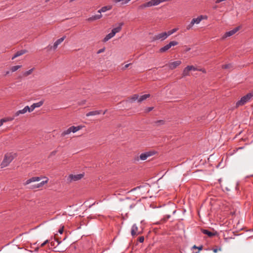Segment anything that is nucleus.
I'll return each mask as SVG.
<instances>
[{
    "label": "nucleus",
    "mask_w": 253,
    "mask_h": 253,
    "mask_svg": "<svg viewBox=\"0 0 253 253\" xmlns=\"http://www.w3.org/2000/svg\"><path fill=\"white\" fill-rule=\"evenodd\" d=\"M123 25L124 23L123 22L119 23V26L118 27L113 28L111 32L105 36L103 40V42H105L114 37L116 33H119L121 31Z\"/></svg>",
    "instance_id": "f257e3e1"
},
{
    "label": "nucleus",
    "mask_w": 253,
    "mask_h": 253,
    "mask_svg": "<svg viewBox=\"0 0 253 253\" xmlns=\"http://www.w3.org/2000/svg\"><path fill=\"white\" fill-rule=\"evenodd\" d=\"M208 18L206 15H200L197 18H193L190 23L187 26L186 30H189L192 28L194 24H199L202 20L207 19Z\"/></svg>",
    "instance_id": "f03ea898"
},
{
    "label": "nucleus",
    "mask_w": 253,
    "mask_h": 253,
    "mask_svg": "<svg viewBox=\"0 0 253 253\" xmlns=\"http://www.w3.org/2000/svg\"><path fill=\"white\" fill-rule=\"evenodd\" d=\"M13 159L14 157L11 153L5 154L4 156V158L0 164V168L2 169L7 167Z\"/></svg>",
    "instance_id": "7ed1b4c3"
},
{
    "label": "nucleus",
    "mask_w": 253,
    "mask_h": 253,
    "mask_svg": "<svg viewBox=\"0 0 253 253\" xmlns=\"http://www.w3.org/2000/svg\"><path fill=\"white\" fill-rule=\"evenodd\" d=\"M164 1V0H151L150 1L144 3L138 6V9H143L146 7H151L152 6L158 5L160 3Z\"/></svg>",
    "instance_id": "20e7f679"
},
{
    "label": "nucleus",
    "mask_w": 253,
    "mask_h": 253,
    "mask_svg": "<svg viewBox=\"0 0 253 253\" xmlns=\"http://www.w3.org/2000/svg\"><path fill=\"white\" fill-rule=\"evenodd\" d=\"M253 92H249L247 93L246 95L243 96L240 100L237 102L236 106L239 107L240 106L244 105L247 102H249L250 100L253 97Z\"/></svg>",
    "instance_id": "39448f33"
},
{
    "label": "nucleus",
    "mask_w": 253,
    "mask_h": 253,
    "mask_svg": "<svg viewBox=\"0 0 253 253\" xmlns=\"http://www.w3.org/2000/svg\"><path fill=\"white\" fill-rule=\"evenodd\" d=\"M157 152L154 150H151L141 153L139 156V158L137 157L135 160L138 161L139 160L142 161L146 160L148 157L155 155Z\"/></svg>",
    "instance_id": "423d86ee"
},
{
    "label": "nucleus",
    "mask_w": 253,
    "mask_h": 253,
    "mask_svg": "<svg viewBox=\"0 0 253 253\" xmlns=\"http://www.w3.org/2000/svg\"><path fill=\"white\" fill-rule=\"evenodd\" d=\"M192 70H193V71H196V70L200 71H202L203 73H206V70L204 69H198L197 68L194 67L192 65L188 66L183 70V74H182L183 76L185 77V76L189 75V72Z\"/></svg>",
    "instance_id": "0eeeda50"
},
{
    "label": "nucleus",
    "mask_w": 253,
    "mask_h": 253,
    "mask_svg": "<svg viewBox=\"0 0 253 253\" xmlns=\"http://www.w3.org/2000/svg\"><path fill=\"white\" fill-rule=\"evenodd\" d=\"M168 37L167 34L166 32H162L161 33H159L157 35H155L153 38H152V41H163L165 40H166Z\"/></svg>",
    "instance_id": "6e6552de"
},
{
    "label": "nucleus",
    "mask_w": 253,
    "mask_h": 253,
    "mask_svg": "<svg viewBox=\"0 0 253 253\" xmlns=\"http://www.w3.org/2000/svg\"><path fill=\"white\" fill-rule=\"evenodd\" d=\"M178 44V42L176 41H171L169 43L166 44L164 46L161 47L159 49V51L161 53L165 52L168 50L171 46H173Z\"/></svg>",
    "instance_id": "1a4fd4ad"
},
{
    "label": "nucleus",
    "mask_w": 253,
    "mask_h": 253,
    "mask_svg": "<svg viewBox=\"0 0 253 253\" xmlns=\"http://www.w3.org/2000/svg\"><path fill=\"white\" fill-rule=\"evenodd\" d=\"M141 233V232L138 231V229L137 226L135 224H133L132 226L131 229V234L132 236H135L136 235H138L139 234H140Z\"/></svg>",
    "instance_id": "9d476101"
},
{
    "label": "nucleus",
    "mask_w": 253,
    "mask_h": 253,
    "mask_svg": "<svg viewBox=\"0 0 253 253\" xmlns=\"http://www.w3.org/2000/svg\"><path fill=\"white\" fill-rule=\"evenodd\" d=\"M239 30V27H236L235 28L233 29L232 30L227 32L225 33L223 38H226L227 37L231 36L233 35L234 34H235Z\"/></svg>",
    "instance_id": "9b49d317"
},
{
    "label": "nucleus",
    "mask_w": 253,
    "mask_h": 253,
    "mask_svg": "<svg viewBox=\"0 0 253 253\" xmlns=\"http://www.w3.org/2000/svg\"><path fill=\"white\" fill-rule=\"evenodd\" d=\"M41 179H42V177H39V176L33 177L27 180L26 181V182L24 183V185H27L33 182L39 181Z\"/></svg>",
    "instance_id": "f8f14e48"
},
{
    "label": "nucleus",
    "mask_w": 253,
    "mask_h": 253,
    "mask_svg": "<svg viewBox=\"0 0 253 253\" xmlns=\"http://www.w3.org/2000/svg\"><path fill=\"white\" fill-rule=\"evenodd\" d=\"M84 176L83 174H79L77 175L70 174L69 178L70 181H77L81 179Z\"/></svg>",
    "instance_id": "ddd939ff"
},
{
    "label": "nucleus",
    "mask_w": 253,
    "mask_h": 253,
    "mask_svg": "<svg viewBox=\"0 0 253 253\" xmlns=\"http://www.w3.org/2000/svg\"><path fill=\"white\" fill-rule=\"evenodd\" d=\"M66 37L64 36L59 39H58L54 43L52 46L50 47V49L53 48L54 49H55L57 48L59 44H60L65 39Z\"/></svg>",
    "instance_id": "4468645a"
},
{
    "label": "nucleus",
    "mask_w": 253,
    "mask_h": 253,
    "mask_svg": "<svg viewBox=\"0 0 253 253\" xmlns=\"http://www.w3.org/2000/svg\"><path fill=\"white\" fill-rule=\"evenodd\" d=\"M29 109V107L28 106H25L23 109L17 111L14 114V117H17L19 116L20 114H25L28 111V110Z\"/></svg>",
    "instance_id": "2eb2a0df"
},
{
    "label": "nucleus",
    "mask_w": 253,
    "mask_h": 253,
    "mask_svg": "<svg viewBox=\"0 0 253 253\" xmlns=\"http://www.w3.org/2000/svg\"><path fill=\"white\" fill-rule=\"evenodd\" d=\"M202 232L204 234L207 235L210 237H213L216 234V232L215 233H214V232H211L208 230L204 229H202Z\"/></svg>",
    "instance_id": "dca6fc26"
},
{
    "label": "nucleus",
    "mask_w": 253,
    "mask_h": 253,
    "mask_svg": "<svg viewBox=\"0 0 253 253\" xmlns=\"http://www.w3.org/2000/svg\"><path fill=\"white\" fill-rule=\"evenodd\" d=\"M45 178H46V180L45 181H42L41 182H40V183L34 185V186H33V187L32 188L34 189V188H40V187L43 186L45 184L47 183L48 181V179L47 177H45Z\"/></svg>",
    "instance_id": "f3484780"
},
{
    "label": "nucleus",
    "mask_w": 253,
    "mask_h": 253,
    "mask_svg": "<svg viewBox=\"0 0 253 253\" xmlns=\"http://www.w3.org/2000/svg\"><path fill=\"white\" fill-rule=\"evenodd\" d=\"M102 111L101 110H96V111H92L88 112L86 114V117H89L90 116H94V115H99L101 113Z\"/></svg>",
    "instance_id": "a211bd4d"
},
{
    "label": "nucleus",
    "mask_w": 253,
    "mask_h": 253,
    "mask_svg": "<svg viewBox=\"0 0 253 253\" xmlns=\"http://www.w3.org/2000/svg\"><path fill=\"white\" fill-rule=\"evenodd\" d=\"M83 127V126H72L70 127L69 128L70 129L71 132L75 133V132H77V131L81 129Z\"/></svg>",
    "instance_id": "6ab92c4d"
},
{
    "label": "nucleus",
    "mask_w": 253,
    "mask_h": 253,
    "mask_svg": "<svg viewBox=\"0 0 253 253\" xmlns=\"http://www.w3.org/2000/svg\"><path fill=\"white\" fill-rule=\"evenodd\" d=\"M112 8L111 6H105L102 7L101 9H100L98 12L99 13H101V12H105L107 10H110Z\"/></svg>",
    "instance_id": "aec40b11"
},
{
    "label": "nucleus",
    "mask_w": 253,
    "mask_h": 253,
    "mask_svg": "<svg viewBox=\"0 0 253 253\" xmlns=\"http://www.w3.org/2000/svg\"><path fill=\"white\" fill-rule=\"evenodd\" d=\"M139 95L137 94H134L128 98L130 102H133L136 100L138 102Z\"/></svg>",
    "instance_id": "412c9836"
},
{
    "label": "nucleus",
    "mask_w": 253,
    "mask_h": 253,
    "mask_svg": "<svg viewBox=\"0 0 253 253\" xmlns=\"http://www.w3.org/2000/svg\"><path fill=\"white\" fill-rule=\"evenodd\" d=\"M102 15L101 13H99V14H96L95 15L92 16V17L89 18L88 19V21H93L97 19H99L102 17Z\"/></svg>",
    "instance_id": "4be33fe9"
},
{
    "label": "nucleus",
    "mask_w": 253,
    "mask_h": 253,
    "mask_svg": "<svg viewBox=\"0 0 253 253\" xmlns=\"http://www.w3.org/2000/svg\"><path fill=\"white\" fill-rule=\"evenodd\" d=\"M14 117L1 119L0 120V126L2 125V124L4 122H6L8 121H11L14 120Z\"/></svg>",
    "instance_id": "5701e85b"
},
{
    "label": "nucleus",
    "mask_w": 253,
    "mask_h": 253,
    "mask_svg": "<svg viewBox=\"0 0 253 253\" xmlns=\"http://www.w3.org/2000/svg\"><path fill=\"white\" fill-rule=\"evenodd\" d=\"M26 52V50H20V51H17L15 54L12 57V59H13L14 58H16V57H17L20 55H22L23 54H24V53H25Z\"/></svg>",
    "instance_id": "b1692460"
},
{
    "label": "nucleus",
    "mask_w": 253,
    "mask_h": 253,
    "mask_svg": "<svg viewBox=\"0 0 253 253\" xmlns=\"http://www.w3.org/2000/svg\"><path fill=\"white\" fill-rule=\"evenodd\" d=\"M150 96V94H146L141 96L140 97L139 96L138 102H141L143 101V100L149 98Z\"/></svg>",
    "instance_id": "393cba45"
},
{
    "label": "nucleus",
    "mask_w": 253,
    "mask_h": 253,
    "mask_svg": "<svg viewBox=\"0 0 253 253\" xmlns=\"http://www.w3.org/2000/svg\"><path fill=\"white\" fill-rule=\"evenodd\" d=\"M71 130L70 128H68L67 130H64L61 134V137H65L66 135L69 134L71 133Z\"/></svg>",
    "instance_id": "a878e982"
},
{
    "label": "nucleus",
    "mask_w": 253,
    "mask_h": 253,
    "mask_svg": "<svg viewBox=\"0 0 253 253\" xmlns=\"http://www.w3.org/2000/svg\"><path fill=\"white\" fill-rule=\"evenodd\" d=\"M178 30V28H175L171 30L168 31L166 33L167 34L168 36L169 37V36H170V35H172V34L174 33L175 32H176Z\"/></svg>",
    "instance_id": "bb28decb"
},
{
    "label": "nucleus",
    "mask_w": 253,
    "mask_h": 253,
    "mask_svg": "<svg viewBox=\"0 0 253 253\" xmlns=\"http://www.w3.org/2000/svg\"><path fill=\"white\" fill-rule=\"evenodd\" d=\"M43 104V101L41 100L39 102L34 103L35 108L41 107Z\"/></svg>",
    "instance_id": "cd10ccee"
},
{
    "label": "nucleus",
    "mask_w": 253,
    "mask_h": 253,
    "mask_svg": "<svg viewBox=\"0 0 253 253\" xmlns=\"http://www.w3.org/2000/svg\"><path fill=\"white\" fill-rule=\"evenodd\" d=\"M232 64H223L222 66V68L224 69H228L232 68Z\"/></svg>",
    "instance_id": "c85d7f7f"
},
{
    "label": "nucleus",
    "mask_w": 253,
    "mask_h": 253,
    "mask_svg": "<svg viewBox=\"0 0 253 253\" xmlns=\"http://www.w3.org/2000/svg\"><path fill=\"white\" fill-rule=\"evenodd\" d=\"M33 69H33V68H32V69H30V70H28V71H26L25 72H24V73L23 74V75H24L25 76H28V75H30V74L32 73V72H33Z\"/></svg>",
    "instance_id": "c756f323"
},
{
    "label": "nucleus",
    "mask_w": 253,
    "mask_h": 253,
    "mask_svg": "<svg viewBox=\"0 0 253 253\" xmlns=\"http://www.w3.org/2000/svg\"><path fill=\"white\" fill-rule=\"evenodd\" d=\"M21 66H20V65H17V66L12 67L11 68V71L12 72L16 71L17 70H18L19 68H20L21 67Z\"/></svg>",
    "instance_id": "7c9ffc66"
},
{
    "label": "nucleus",
    "mask_w": 253,
    "mask_h": 253,
    "mask_svg": "<svg viewBox=\"0 0 253 253\" xmlns=\"http://www.w3.org/2000/svg\"><path fill=\"white\" fill-rule=\"evenodd\" d=\"M154 109L153 107H147L145 109V112L147 113L153 110Z\"/></svg>",
    "instance_id": "2f4dec72"
},
{
    "label": "nucleus",
    "mask_w": 253,
    "mask_h": 253,
    "mask_svg": "<svg viewBox=\"0 0 253 253\" xmlns=\"http://www.w3.org/2000/svg\"><path fill=\"white\" fill-rule=\"evenodd\" d=\"M156 124H158L160 125H162L165 124V121L164 120H158L155 122Z\"/></svg>",
    "instance_id": "473e14b6"
},
{
    "label": "nucleus",
    "mask_w": 253,
    "mask_h": 253,
    "mask_svg": "<svg viewBox=\"0 0 253 253\" xmlns=\"http://www.w3.org/2000/svg\"><path fill=\"white\" fill-rule=\"evenodd\" d=\"M36 108L35 106H34V104H33L30 107H29V109L28 110V111H29V112H31L32 111H33L34 110V109Z\"/></svg>",
    "instance_id": "72a5a7b5"
},
{
    "label": "nucleus",
    "mask_w": 253,
    "mask_h": 253,
    "mask_svg": "<svg viewBox=\"0 0 253 253\" xmlns=\"http://www.w3.org/2000/svg\"><path fill=\"white\" fill-rule=\"evenodd\" d=\"M144 238L143 236L139 237L138 238V241L140 243H143L144 242Z\"/></svg>",
    "instance_id": "f704fd0d"
},
{
    "label": "nucleus",
    "mask_w": 253,
    "mask_h": 253,
    "mask_svg": "<svg viewBox=\"0 0 253 253\" xmlns=\"http://www.w3.org/2000/svg\"><path fill=\"white\" fill-rule=\"evenodd\" d=\"M57 152V150H54V151H53L52 152H51L50 154H49V156H53V155H55Z\"/></svg>",
    "instance_id": "c9c22d12"
},
{
    "label": "nucleus",
    "mask_w": 253,
    "mask_h": 253,
    "mask_svg": "<svg viewBox=\"0 0 253 253\" xmlns=\"http://www.w3.org/2000/svg\"><path fill=\"white\" fill-rule=\"evenodd\" d=\"M48 242V240H46V241H45L43 243H42L41 246H40V247H43L44 246H45L47 243Z\"/></svg>",
    "instance_id": "e433bc0d"
},
{
    "label": "nucleus",
    "mask_w": 253,
    "mask_h": 253,
    "mask_svg": "<svg viewBox=\"0 0 253 253\" xmlns=\"http://www.w3.org/2000/svg\"><path fill=\"white\" fill-rule=\"evenodd\" d=\"M86 102V100H82L81 101V102H79V105H83Z\"/></svg>",
    "instance_id": "4c0bfd02"
},
{
    "label": "nucleus",
    "mask_w": 253,
    "mask_h": 253,
    "mask_svg": "<svg viewBox=\"0 0 253 253\" xmlns=\"http://www.w3.org/2000/svg\"><path fill=\"white\" fill-rule=\"evenodd\" d=\"M105 51V48H101L100 49H99L97 52V54H99L100 53H102L103 52H104Z\"/></svg>",
    "instance_id": "58836bf2"
},
{
    "label": "nucleus",
    "mask_w": 253,
    "mask_h": 253,
    "mask_svg": "<svg viewBox=\"0 0 253 253\" xmlns=\"http://www.w3.org/2000/svg\"><path fill=\"white\" fill-rule=\"evenodd\" d=\"M178 65V64H171V66L170 67V68L171 69H174Z\"/></svg>",
    "instance_id": "ea45409f"
},
{
    "label": "nucleus",
    "mask_w": 253,
    "mask_h": 253,
    "mask_svg": "<svg viewBox=\"0 0 253 253\" xmlns=\"http://www.w3.org/2000/svg\"><path fill=\"white\" fill-rule=\"evenodd\" d=\"M65 251V249H57V250H56V252H63Z\"/></svg>",
    "instance_id": "a19ab883"
},
{
    "label": "nucleus",
    "mask_w": 253,
    "mask_h": 253,
    "mask_svg": "<svg viewBox=\"0 0 253 253\" xmlns=\"http://www.w3.org/2000/svg\"><path fill=\"white\" fill-rule=\"evenodd\" d=\"M63 228H64V227L63 226L61 228H60L59 231H58V232L60 233V234H62L63 233Z\"/></svg>",
    "instance_id": "79ce46f5"
},
{
    "label": "nucleus",
    "mask_w": 253,
    "mask_h": 253,
    "mask_svg": "<svg viewBox=\"0 0 253 253\" xmlns=\"http://www.w3.org/2000/svg\"><path fill=\"white\" fill-rule=\"evenodd\" d=\"M126 0H114V2L115 3H118L120 1L124 2Z\"/></svg>",
    "instance_id": "37998d69"
},
{
    "label": "nucleus",
    "mask_w": 253,
    "mask_h": 253,
    "mask_svg": "<svg viewBox=\"0 0 253 253\" xmlns=\"http://www.w3.org/2000/svg\"><path fill=\"white\" fill-rule=\"evenodd\" d=\"M203 247L202 245H201L199 247H197V249L199 250V251H201L203 249Z\"/></svg>",
    "instance_id": "c03bdc74"
},
{
    "label": "nucleus",
    "mask_w": 253,
    "mask_h": 253,
    "mask_svg": "<svg viewBox=\"0 0 253 253\" xmlns=\"http://www.w3.org/2000/svg\"><path fill=\"white\" fill-rule=\"evenodd\" d=\"M170 215H167L166 218H165H165H164V220L165 221L167 220H168V219L170 217Z\"/></svg>",
    "instance_id": "a18cd8bd"
},
{
    "label": "nucleus",
    "mask_w": 253,
    "mask_h": 253,
    "mask_svg": "<svg viewBox=\"0 0 253 253\" xmlns=\"http://www.w3.org/2000/svg\"><path fill=\"white\" fill-rule=\"evenodd\" d=\"M130 65V64H126L125 66L124 67L123 69H126L127 68H128L129 67V66Z\"/></svg>",
    "instance_id": "49530a36"
},
{
    "label": "nucleus",
    "mask_w": 253,
    "mask_h": 253,
    "mask_svg": "<svg viewBox=\"0 0 253 253\" xmlns=\"http://www.w3.org/2000/svg\"><path fill=\"white\" fill-rule=\"evenodd\" d=\"M56 241L57 243V245H59L61 243V242L59 241L58 240H57Z\"/></svg>",
    "instance_id": "de8ad7c7"
},
{
    "label": "nucleus",
    "mask_w": 253,
    "mask_h": 253,
    "mask_svg": "<svg viewBox=\"0 0 253 253\" xmlns=\"http://www.w3.org/2000/svg\"><path fill=\"white\" fill-rule=\"evenodd\" d=\"M218 250L217 249H213V251L214 253H216L217 252Z\"/></svg>",
    "instance_id": "09e8293b"
},
{
    "label": "nucleus",
    "mask_w": 253,
    "mask_h": 253,
    "mask_svg": "<svg viewBox=\"0 0 253 253\" xmlns=\"http://www.w3.org/2000/svg\"><path fill=\"white\" fill-rule=\"evenodd\" d=\"M54 245H55L54 242H51V245L52 246H54Z\"/></svg>",
    "instance_id": "8fccbe9b"
},
{
    "label": "nucleus",
    "mask_w": 253,
    "mask_h": 253,
    "mask_svg": "<svg viewBox=\"0 0 253 253\" xmlns=\"http://www.w3.org/2000/svg\"><path fill=\"white\" fill-rule=\"evenodd\" d=\"M107 111V110H105L103 112V114L104 115Z\"/></svg>",
    "instance_id": "3c124183"
},
{
    "label": "nucleus",
    "mask_w": 253,
    "mask_h": 253,
    "mask_svg": "<svg viewBox=\"0 0 253 253\" xmlns=\"http://www.w3.org/2000/svg\"><path fill=\"white\" fill-rule=\"evenodd\" d=\"M193 249H197V247L196 245H194V246L193 247Z\"/></svg>",
    "instance_id": "603ef678"
},
{
    "label": "nucleus",
    "mask_w": 253,
    "mask_h": 253,
    "mask_svg": "<svg viewBox=\"0 0 253 253\" xmlns=\"http://www.w3.org/2000/svg\"><path fill=\"white\" fill-rule=\"evenodd\" d=\"M9 71L6 72L5 75H8L9 74Z\"/></svg>",
    "instance_id": "864d4df0"
},
{
    "label": "nucleus",
    "mask_w": 253,
    "mask_h": 253,
    "mask_svg": "<svg viewBox=\"0 0 253 253\" xmlns=\"http://www.w3.org/2000/svg\"><path fill=\"white\" fill-rule=\"evenodd\" d=\"M171 63L174 64V63H179L177 62V61H175V62H173Z\"/></svg>",
    "instance_id": "5fc2aeb1"
}]
</instances>
